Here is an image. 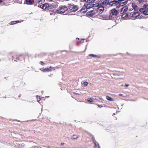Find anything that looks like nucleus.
<instances>
[{"label":"nucleus","instance_id":"1","mask_svg":"<svg viewBox=\"0 0 148 148\" xmlns=\"http://www.w3.org/2000/svg\"><path fill=\"white\" fill-rule=\"evenodd\" d=\"M119 12L115 9H113L111 10L110 11V14L109 16V18L110 20H112L116 17Z\"/></svg>","mask_w":148,"mask_h":148},{"label":"nucleus","instance_id":"2","mask_svg":"<svg viewBox=\"0 0 148 148\" xmlns=\"http://www.w3.org/2000/svg\"><path fill=\"white\" fill-rule=\"evenodd\" d=\"M98 5L96 6V7H98L97 9V12L99 13H101L104 10V7L103 5H101V4L99 3L96 4Z\"/></svg>","mask_w":148,"mask_h":148},{"label":"nucleus","instance_id":"3","mask_svg":"<svg viewBox=\"0 0 148 148\" xmlns=\"http://www.w3.org/2000/svg\"><path fill=\"white\" fill-rule=\"evenodd\" d=\"M68 8L65 6H63L61 7H60V8L57 10L58 13L60 14H63L64 13L65 11H67Z\"/></svg>","mask_w":148,"mask_h":148},{"label":"nucleus","instance_id":"4","mask_svg":"<svg viewBox=\"0 0 148 148\" xmlns=\"http://www.w3.org/2000/svg\"><path fill=\"white\" fill-rule=\"evenodd\" d=\"M110 5L111 6H116V8H118L120 7L119 3L116 0H114L112 1H110Z\"/></svg>","mask_w":148,"mask_h":148},{"label":"nucleus","instance_id":"5","mask_svg":"<svg viewBox=\"0 0 148 148\" xmlns=\"http://www.w3.org/2000/svg\"><path fill=\"white\" fill-rule=\"evenodd\" d=\"M69 8L71 11L72 12L76 11L78 9L77 6L74 5H69Z\"/></svg>","mask_w":148,"mask_h":148},{"label":"nucleus","instance_id":"6","mask_svg":"<svg viewBox=\"0 0 148 148\" xmlns=\"http://www.w3.org/2000/svg\"><path fill=\"white\" fill-rule=\"evenodd\" d=\"M89 3L85 4L84 5L86 8V9H88L92 8L93 7H95V6L98 5L96 4H93L92 3Z\"/></svg>","mask_w":148,"mask_h":148},{"label":"nucleus","instance_id":"7","mask_svg":"<svg viewBox=\"0 0 148 148\" xmlns=\"http://www.w3.org/2000/svg\"><path fill=\"white\" fill-rule=\"evenodd\" d=\"M38 7L43 10H45L47 8H49L50 7L49 4L47 3H45L43 4H39Z\"/></svg>","mask_w":148,"mask_h":148},{"label":"nucleus","instance_id":"8","mask_svg":"<svg viewBox=\"0 0 148 148\" xmlns=\"http://www.w3.org/2000/svg\"><path fill=\"white\" fill-rule=\"evenodd\" d=\"M139 15L140 14L139 12H134L131 16L134 18L133 19H135L139 16Z\"/></svg>","mask_w":148,"mask_h":148},{"label":"nucleus","instance_id":"9","mask_svg":"<svg viewBox=\"0 0 148 148\" xmlns=\"http://www.w3.org/2000/svg\"><path fill=\"white\" fill-rule=\"evenodd\" d=\"M122 14V18L124 19H125L126 18L131 16L132 13L128 12V14L127 13H124L123 14Z\"/></svg>","mask_w":148,"mask_h":148},{"label":"nucleus","instance_id":"10","mask_svg":"<svg viewBox=\"0 0 148 148\" xmlns=\"http://www.w3.org/2000/svg\"><path fill=\"white\" fill-rule=\"evenodd\" d=\"M128 8L127 6H125L122 7L121 9V14H123L125 12L128 10Z\"/></svg>","mask_w":148,"mask_h":148},{"label":"nucleus","instance_id":"11","mask_svg":"<svg viewBox=\"0 0 148 148\" xmlns=\"http://www.w3.org/2000/svg\"><path fill=\"white\" fill-rule=\"evenodd\" d=\"M145 8H148V5H144L143 8L139 9L140 11L142 13H143L144 14L145 11Z\"/></svg>","mask_w":148,"mask_h":148},{"label":"nucleus","instance_id":"12","mask_svg":"<svg viewBox=\"0 0 148 148\" xmlns=\"http://www.w3.org/2000/svg\"><path fill=\"white\" fill-rule=\"evenodd\" d=\"M130 0H126V1L124 0L123 1H122L121 2V3H119L120 7V6H123L126 4Z\"/></svg>","mask_w":148,"mask_h":148},{"label":"nucleus","instance_id":"13","mask_svg":"<svg viewBox=\"0 0 148 148\" xmlns=\"http://www.w3.org/2000/svg\"><path fill=\"white\" fill-rule=\"evenodd\" d=\"M34 2V0H25V2L28 5H31Z\"/></svg>","mask_w":148,"mask_h":148},{"label":"nucleus","instance_id":"14","mask_svg":"<svg viewBox=\"0 0 148 148\" xmlns=\"http://www.w3.org/2000/svg\"><path fill=\"white\" fill-rule=\"evenodd\" d=\"M110 2L109 1V0H105L103 2L100 3V4H101L102 5H110Z\"/></svg>","mask_w":148,"mask_h":148},{"label":"nucleus","instance_id":"15","mask_svg":"<svg viewBox=\"0 0 148 148\" xmlns=\"http://www.w3.org/2000/svg\"><path fill=\"white\" fill-rule=\"evenodd\" d=\"M52 69L54 70L53 68L51 67L49 68L45 69H43V71L44 72H47L51 71Z\"/></svg>","mask_w":148,"mask_h":148},{"label":"nucleus","instance_id":"16","mask_svg":"<svg viewBox=\"0 0 148 148\" xmlns=\"http://www.w3.org/2000/svg\"><path fill=\"white\" fill-rule=\"evenodd\" d=\"M94 143L95 144L94 148H100L99 143L96 141H95L94 140Z\"/></svg>","mask_w":148,"mask_h":148},{"label":"nucleus","instance_id":"17","mask_svg":"<svg viewBox=\"0 0 148 148\" xmlns=\"http://www.w3.org/2000/svg\"><path fill=\"white\" fill-rule=\"evenodd\" d=\"M132 7L135 11H137L138 10V6L135 3H132Z\"/></svg>","mask_w":148,"mask_h":148},{"label":"nucleus","instance_id":"18","mask_svg":"<svg viewBox=\"0 0 148 148\" xmlns=\"http://www.w3.org/2000/svg\"><path fill=\"white\" fill-rule=\"evenodd\" d=\"M95 12L93 11H91L87 12V14L88 15L92 16L94 15Z\"/></svg>","mask_w":148,"mask_h":148},{"label":"nucleus","instance_id":"19","mask_svg":"<svg viewBox=\"0 0 148 148\" xmlns=\"http://www.w3.org/2000/svg\"><path fill=\"white\" fill-rule=\"evenodd\" d=\"M84 1L88 3H92L95 0H83Z\"/></svg>","mask_w":148,"mask_h":148},{"label":"nucleus","instance_id":"20","mask_svg":"<svg viewBox=\"0 0 148 148\" xmlns=\"http://www.w3.org/2000/svg\"><path fill=\"white\" fill-rule=\"evenodd\" d=\"M106 99L110 101H112L114 100L112 98L108 96H106Z\"/></svg>","mask_w":148,"mask_h":148},{"label":"nucleus","instance_id":"21","mask_svg":"<svg viewBox=\"0 0 148 148\" xmlns=\"http://www.w3.org/2000/svg\"><path fill=\"white\" fill-rule=\"evenodd\" d=\"M145 11L144 12V14L148 15V8H145Z\"/></svg>","mask_w":148,"mask_h":148},{"label":"nucleus","instance_id":"22","mask_svg":"<svg viewBox=\"0 0 148 148\" xmlns=\"http://www.w3.org/2000/svg\"><path fill=\"white\" fill-rule=\"evenodd\" d=\"M19 22L18 21H12L11 22V25H13L14 24H16L17 23H18Z\"/></svg>","mask_w":148,"mask_h":148},{"label":"nucleus","instance_id":"23","mask_svg":"<svg viewBox=\"0 0 148 148\" xmlns=\"http://www.w3.org/2000/svg\"><path fill=\"white\" fill-rule=\"evenodd\" d=\"M45 1V0H40L38 3L40 4H41L44 3Z\"/></svg>","mask_w":148,"mask_h":148},{"label":"nucleus","instance_id":"24","mask_svg":"<svg viewBox=\"0 0 148 148\" xmlns=\"http://www.w3.org/2000/svg\"><path fill=\"white\" fill-rule=\"evenodd\" d=\"M77 136L76 135H74L72 137L73 139H76L77 138Z\"/></svg>","mask_w":148,"mask_h":148},{"label":"nucleus","instance_id":"25","mask_svg":"<svg viewBox=\"0 0 148 148\" xmlns=\"http://www.w3.org/2000/svg\"><path fill=\"white\" fill-rule=\"evenodd\" d=\"M88 84V83L86 82L85 81L84 82V84L85 86H87Z\"/></svg>","mask_w":148,"mask_h":148},{"label":"nucleus","instance_id":"26","mask_svg":"<svg viewBox=\"0 0 148 148\" xmlns=\"http://www.w3.org/2000/svg\"><path fill=\"white\" fill-rule=\"evenodd\" d=\"M89 56L92 57H97V55H95L93 54H90L89 55Z\"/></svg>","mask_w":148,"mask_h":148},{"label":"nucleus","instance_id":"27","mask_svg":"<svg viewBox=\"0 0 148 148\" xmlns=\"http://www.w3.org/2000/svg\"><path fill=\"white\" fill-rule=\"evenodd\" d=\"M88 101L90 102H92L93 101L92 99L91 98H89V99H88Z\"/></svg>","mask_w":148,"mask_h":148},{"label":"nucleus","instance_id":"28","mask_svg":"<svg viewBox=\"0 0 148 148\" xmlns=\"http://www.w3.org/2000/svg\"><path fill=\"white\" fill-rule=\"evenodd\" d=\"M40 64L42 66L44 65L45 64V63L42 61H41L40 62Z\"/></svg>","mask_w":148,"mask_h":148},{"label":"nucleus","instance_id":"29","mask_svg":"<svg viewBox=\"0 0 148 148\" xmlns=\"http://www.w3.org/2000/svg\"><path fill=\"white\" fill-rule=\"evenodd\" d=\"M4 2V0H0V4Z\"/></svg>","mask_w":148,"mask_h":148},{"label":"nucleus","instance_id":"30","mask_svg":"<svg viewBox=\"0 0 148 148\" xmlns=\"http://www.w3.org/2000/svg\"><path fill=\"white\" fill-rule=\"evenodd\" d=\"M40 97L38 95V101H40Z\"/></svg>","mask_w":148,"mask_h":148},{"label":"nucleus","instance_id":"31","mask_svg":"<svg viewBox=\"0 0 148 148\" xmlns=\"http://www.w3.org/2000/svg\"><path fill=\"white\" fill-rule=\"evenodd\" d=\"M92 139L93 140V142L94 143V140H95V141H96V140H95V138H94V136H92Z\"/></svg>","mask_w":148,"mask_h":148},{"label":"nucleus","instance_id":"32","mask_svg":"<svg viewBox=\"0 0 148 148\" xmlns=\"http://www.w3.org/2000/svg\"><path fill=\"white\" fill-rule=\"evenodd\" d=\"M84 39H82L81 40V42L82 43H84Z\"/></svg>","mask_w":148,"mask_h":148},{"label":"nucleus","instance_id":"33","mask_svg":"<svg viewBox=\"0 0 148 148\" xmlns=\"http://www.w3.org/2000/svg\"><path fill=\"white\" fill-rule=\"evenodd\" d=\"M132 10H133V8H131L129 9V11H132Z\"/></svg>","mask_w":148,"mask_h":148},{"label":"nucleus","instance_id":"34","mask_svg":"<svg viewBox=\"0 0 148 148\" xmlns=\"http://www.w3.org/2000/svg\"><path fill=\"white\" fill-rule=\"evenodd\" d=\"M129 86V84H125V86H126V87H128Z\"/></svg>","mask_w":148,"mask_h":148},{"label":"nucleus","instance_id":"35","mask_svg":"<svg viewBox=\"0 0 148 148\" xmlns=\"http://www.w3.org/2000/svg\"><path fill=\"white\" fill-rule=\"evenodd\" d=\"M61 145H63L64 144V143H61Z\"/></svg>","mask_w":148,"mask_h":148},{"label":"nucleus","instance_id":"36","mask_svg":"<svg viewBox=\"0 0 148 148\" xmlns=\"http://www.w3.org/2000/svg\"><path fill=\"white\" fill-rule=\"evenodd\" d=\"M84 10V9H83V7L82 8V9H81V11H82L83 10Z\"/></svg>","mask_w":148,"mask_h":148},{"label":"nucleus","instance_id":"37","mask_svg":"<svg viewBox=\"0 0 148 148\" xmlns=\"http://www.w3.org/2000/svg\"><path fill=\"white\" fill-rule=\"evenodd\" d=\"M123 95L122 94H119V96H122Z\"/></svg>","mask_w":148,"mask_h":148},{"label":"nucleus","instance_id":"38","mask_svg":"<svg viewBox=\"0 0 148 148\" xmlns=\"http://www.w3.org/2000/svg\"><path fill=\"white\" fill-rule=\"evenodd\" d=\"M86 12V11H83V12L84 13V12Z\"/></svg>","mask_w":148,"mask_h":148},{"label":"nucleus","instance_id":"39","mask_svg":"<svg viewBox=\"0 0 148 148\" xmlns=\"http://www.w3.org/2000/svg\"><path fill=\"white\" fill-rule=\"evenodd\" d=\"M115 115V113H114L113 114V116L114 115Z\"/></svg>","mask_w":148,"mask_h":148},{"label":"nucleus","instance_id":"40","mask_svg":"<svg viewBox=\"0 0 148 148\" xmlns=\"http://www.w3.org/2000/svg\"><path fill=\"white\" fill-rule=\"evenodd\" d=\"M99 106V107H101V106Z\"/></svg>","mask_w":148,"mask_h":148}]
</instances>
